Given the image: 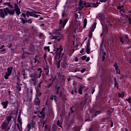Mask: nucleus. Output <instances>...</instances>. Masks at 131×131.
<instances>
[{
  "label": "nucleus",
  "mask_w": 131,
  "mask_h": 131,
  "mask_svg": "<svg viewBox=\"0 0 131 131\" xmlns=\"http://www.w3.org/2000/svg\"><path fill=\"white\" fill-rule=\"evenodd\" d=\"M86 59V55H84L83 56L81 57V60L82 61H85V60Z\"/></svg>",
  "instance_id": "45"
},
{
  "label": "nucleus",
  "mask_w": 131,
  "mask_h": 131,
  "mask_svg": "<svg viewBox=\"0 0 131 131\" xmlns=\"http://www.w3.org/2000/svg\"><path fill=\"white\" fill-rule=\"evenodd\" d=\"M29 122L27 127L25 128V131H30L31 126H33V119H29Z\"/></svg>",
  "instance_id": "5"
},
{
  "label": "nucleus",
  "mask_w": 131,
  "mask_h": 131,
  "mask_svg": "<svg viewBox=\"0 0 131 131\" xmlns=\"http://www.w3.org/2000/svg\"><path fill=\"white\" fill-rule=\"evenodd\" d=\"M21 22L23 24H25V23H27V20H26L23 18H21Z\"/></svg>",
  "instance_id": "48"
},
{
  "label": "nucleus",
  "mask_w": 131,
  "mask_h": 131,
  "mask_svg": "<svg viewBox=\"0 0 131 131\" xmlns=\"http://www.w3.org/2000/svg\"><path fill=\"white\" fill-rule=\"evenodd\" d=\"M87 24H88V19L86 18H85L83 21V28H85V27H86Z\"/></svg>",
  "instance_id": "23"
},
{
  "label": "nucleus",
  "mask_w": 131,
  "mask_h": 131,
  "mask_svg": "<svg viewBox=\"0 0 131 131\" xmlns=\"http://www.w3.org/2000/svg\"><path fill=\"white\" fill-rule=\"evenodd\" d=\"M68 20H69V19L68 18H66L63 21L62 19H60L59 25H60V26H61L62 28H64L66 24H67Z\"/></svg>",
  "instance_id": "8"
},
{
  "label": "nucleus",
  "mask_w": 131,
  "mask_h": 131,
  "mask_svg": "<svg viewBox=\"0 0 131 131\" xmlns=\"http://www.w3.org/2000/svg\"><path fill=\"white\" fill-rule=\"evenodd\" d=\"M5 48V45H2L0 46V54H5L7 50L6 49H3Z\"/></svg>",
  "instance_id": "13"
},
{
  "label": "nucleus",
  "mask_w": 131,
  "mask_h": 131,
  "mask_svg": "<svg viewBox=\"0 0 131 131\" xmlns=\"http://www.w3.org/2000/svg\"><path fill=\"white\" fill-rule=\"evenodd\" d=\"M52 83H49V85H48V89H50L51 86H52Z\"/></svg>",
  "instance_id": "57"
},
{
  "label": "nucleus",
  "mask_w": 131,
  "mask_h": 131,
  "mask_svg": "<svg viewBox=\"0 0 131 131\" xmlns=\"http://www.w3.org/2000/svg\"><path fill=\"white\" fill-rule=\"evenodd\" d=\"M17 127H18V130L19 131H22V129H23V128H22V124H21V125L19 124H19H17Z\"/></svg>",
  "instance_id": "38"
},
{
  "label": "nucleus",
  "mask_w": 131,
  "mask_h": 131,
  "mask_svg": "<svg viewBox=\"0 0 131 131\" xmlns=\"http://www.w3.org/2000/svg\"><path fill=\"white\" fill-rule=\"evenodd\" d=\"M124 8V5H121L120 4L117 7V10H121Z\"/></svg>",
  "instance_id": "26"
},
{
  "label": "nucleus",
  "mask_w": 131,
  "mask_h": 131,
  "mask_svg": "<svg viewBox=\"0 0 131 131\" xmlns=\"http://www.w3.org/2000/svg\"><path fill=\"white\" fill-rule=\"evenodd\" d=\"M89 38H92L93 37V32H89Z\"/></svg>",
  "instance_id": "40"
},
{
  "label": "nucleus",
  "mask_w": 131,
  "mask_h": 131,
  "mask_svg": "<svg viewBox=\"0 0 131 131\" xmlns=\"http://www.w3.org/2000/svg\"><path fill=\"white\" fill-rule=\"evenodd\" d=\"M114 82H115L114 86L115 88H117V90H120V89H119V84H118V83L117 82V80L116 79V77H115L114 78Z\"/></svg>",
  "instance_id": "16"
},
{
  "label": "nucleus",
  "mask_w": 131,
  "mask_h": 131,
  "mask_svg": "<svg viewBox=\"0 0 131 131\" xmlns=\"http://www.w3.org/2000/svg\"><path fill=\"white\" fill-rule=\"evenodd\" d=\"M28 13H27V17H29V16H31L32 17L33 16V12H29L27 11Z\"/></svg>",
  "instance_id": "33"
},
{
  "label": "nucleus",
  "mask_w": 131,
  "mask_h": 131,
  "mask_svg": "<svg viewBox=\"0 0 131 131\" xmlns=\"http://www.w3.org/2000/svg\"><path fill=\"white\" fill-rule=\"evenodd\" d=\"M86 47V54H91V49L90 48L91 47V39H88Z\"/></svg>",
  "instance_id": "9"
},
{
  "label": "nucleus",
  "mask_w": 131,
  "mask_h": 131,
  "mask_svg": "<svg viewBox=\"0 0 131 131\" xmlns=\"http://www.w3.org/2000/svg\"><path fill=\"white\" fill-rule=\"evenodd\" d=\"M62 99H63V100H64L65 101H66V100H67V98H66V95L63 96V97L62 96Z\"/></svg>",
  "instance_id": "55"
},
{
  "label": "nucleus",
  "mask_w": 131,
  "mask_h": 131,
  "mask_svg": "<svg viewBox=\"0 0 131 131\" xmlns=\"http://www.w3.org/2000/svg\"><path fill=\"white\" fill-rule=\"evenodd\" d=\"M126 18H128V20L129 22L130 25H131V15L128 16V15L126 16Z\"/></svg>",
  "instance_id": "42"
},
{
  "label": "nucleus",
  "mask_w": 131,
  "mask_h": 131,
  "mask_svg": "<svg viewBox=\"0 0 131 131\" xmlns=\"http://www.w3.org/2000/svg\"><path fill=\"white\" fill-rule=\"evenodd\" d=\"M130 100H131L130 97H129L128 99H126V101L127 102H128L129 104H130V103H131Z\"/></svg>",
  "instance_id": "50"
},
{
  "label": "nucleus",
  "mask_w": 131,
  "mask_h": 131,
  "mask_svg": "<svg viewBox=\"0 0 131 131\" xmlns=\"http://www.w3.org/2000/svg\"><path fill=\"white\" fill-rule=\"evenodd\" d=\"M84 51V49L82 48L80 51V54H82V53H83V52Z\"/></svg>",
  "instance_id": "56"
},
{
  "label": "nucleus",
  "mask_w": 131,
  "mask_h": 131,
  "mask_svg": "<svg viewBox=\"0 0 131 131\" xmlns=\"http://www.w3.org/2000/svg\"><path fill=\"white\" fill-rule=\"evenodd\" d=\"M35 89L36 90V98L34 100V104L36 105V106H39L40 105V100H39V97L41 96V92H40V90L39 88H37V86H35Z\"/></svg>",
  "instance_id": "3"
},
{
  "label": "nucleus",
  "mask_w": 131,
  "mask_h": 131,
  "mask_svg": "<svg viewBox=\"0 0 131 131\" xmlns=\"http://www.w3.org/2000/svg\"><path fill=\"white\" fill-rule=\"evenodd\" d=\"M17 121L18 123H19L20 125L22 124V119H21V117L20 116H18L17 117Z\"/></svg>",
  "instance_id": "25"
},
{
  "label": "nucleus",
  "mask_w": 131,
  "mask_h": 131,
  "mask_svg": "<svg viewBox=\"0 0 131 131\" xmlns=\"http://www.w3.org/2000/svg\"><path fill=\"white\" fill-rule=\"evenodd\" d=\"M79 70L78 69H76L75 70V72H79Z\"/></svg>",
  "instance_id": "64"
},
{
  "label": "nucleus",
  "mask_w": 131,
  "mask_h": 131,
  "mask_svg": "<svg viewBox=\"0 0 131 131\" xmlns=\"http://www.w3.org/2000/svg\"><path fill=\"white\" fill-rule=\"evenodd\" d=\"M56 95L59 94V91H60V86H55Z\"/></svg>",
  "instance_id": "24"
},
{
  "label": "nucleus",
  "mask_w": 131,
  "mask_h": 131,
  "mask_svg": "<svg viewBox=\"0 0 131 131\" xmlns=\"http://www.w3.org/2000/svg\"><path fill=\"white\" fill-rule=\"evenodd\" d=\"M125 37L126 39H127L128 40L127 43H128V42H129L130 41L129 38H128V34H125Z\"/></svg>",
  "instance_id": "41"
},
{
  "label": "nucleus",
  "mask_w": 131,
  "mask_h": 131,
  "mask_svg": "<svg viewBox=\"0 0 131 131\" xmlns=\"http://www.w3.org/2000/svg\"><path fill=\"white\" fill-rule=\"evenodd\" d=\"M4 6H8V7H9L11 9H13V6H12V5H11V3L10 2H6L4 3Z\"/></svg>",
  "instance_id": "21"
},
{
  "label": "nucleus",
  "mask_w": 131,
  "mask_h": 131,
  "mask_svg": "<svg viewBox=\"0 0 131 131\" xmlns=\"http://www.w3.org/2000/svg\"><path fill=\"white\" fill-rule=\"evenodd\" d=\"M43 36H45V35H43V33H39V37H40L41 38V37H43Z\"/></svg>",
  "instance_id": "46"
},
{
  "label": "nucleus",
  "mask_w": 131,
  "mask_h": 131,
  "mask_svg": "<svg viewBox=\"0 0 131 131\" xmlns=\"http://www.w3.org/2000/svg\"><path fill=\"white\" fill-rule=\"evenodd\" d=\"M43 49L45 51H48V52H50V46H47V47H44Z\"/></svg>",
  "instance_id": "36"
},
{
  "label": "nucleus",
  "mask_w": 131,
  "mask_h": 131,
  "mask_svg": "<svg viewBox=\"0 0 131 131\" xmlns=\"http://www.w3.org/2000/svg\"><path fill=\"white\" fill-rule=\"evenodd\" d=\"M85 121L90 122V121H92V120L90 118H88L85 120Z\"/></svg>",
  "instance_id": "61"
},
{
  "label": "nucleus",
  "mask_w": 131,
  "mask_h": 131,
  "mask_svg": "<svg viewBox=\"0 0 131 131\" xmlns=\"http://www.w3.org/2000/svg\"><path fill=\"white\" fill-rule=\"evenodd\" d=\"M12 69L13 67L8 68L7 69V72L6 73L5 75L4 76L5 79H8V78H9V76H10L12 73Z\"/></svg>",
  "instance_id": "7"
},
{
  "label": "nucleus",
  "mask_w": 131,
  "mask_h": 131,
  "mask_svg": "<svg viewBox=\"0 0 131 131\" xmlns=\"http://www.w3.org/2000/svg\"><path fill=\"white\" fill-rule=\"evenodd\" d=\"M7 127H8V124L5 122H4L1 125V128L2 129H5V128H7Z\"/></svg>",
  "instance_id": "19"
},
{
  "label": "nucleus",
  "mask_w": 131,
  "mask_h": 131,
  "mask_svg": "<svg viewBox=\"0 0 131 131\" xmlns=\"http://www.w3.org/2000/svg\"><path fill=\"white\" fill-rule=\"evenodd\" d=\"M113 111H114V108L111 107L108 111L106 112L107 115H111L112 113H113Z\"/></svg>",
  "instance_id": "20"
},
{
  "label": "nucleus",
  "mask_w": 131,
  "mask_h": 131,
  "mask_svg": "<svg viewBox=\"0 0 131 131\" xmlns=\"http://www.w3.org/2000/svg\"><path fill=\"white\" fill-rule=\"evenodd\" d=\"M38 71H39V73L37 72ZM37 72L33 74V83L34 85H35V86H36L37 89H40L41 88V84L42 83V81L40 82V83L38 85H36V82L37 81L36 79H37V78H40L41 76V73H42L41 68H39L37 69Z\"/></svg>",
  "instance_id": "2"
},
{
  "label": "nucleus",
  "mask_w": 131,
  "mask_h": 131,
  "mask_svg": "<svg viewBox=\"0 0 131 131\" xmlns=\"http://www.w3.org/2000/svg\"><path fill=\"white\" fill-rule=\"evenodd\" d=\"M65 17V12H62V18H64Z\"/></svg>",
  "instance_id": "58"
},
{
  "label": "nucleus",
  "mask_w": 131,
  "mask_h": 131,
  "mask_svg": "<svg viewBox=\"0 0 131 131\" xmlns=\"http://www.w3.org/2000/svg\"><path fill=\"white\" fill-rule=\"evenodd\" d=\"M113 66L116 70V74H120V70L119 69L118 63L117 62H115V63L113 64Z\"/></svg>",
  "instance_id": "10"
},
{
  "label": "nucleus",
  "mask_w": 131,
  "mask_h": 131,
  "mask_svg": "<svg viewBox=\"0 0 131 131\" xmlns=\"http://www.w3.org/2000/svg\"><path fill=\"white\" fill-rule=\"evenodd\" d=\"M27 54L28 55L29 54V53L26 52V53H24V54H23L21 56V59H24L25 58V55H27Z\"/></svg>",
  "instance_id": "34"
},
{
  "label": "nucleus",
  "mask_w": 131,
  "mask_h": 131,
  "mask_svg": "<svg viewBox=\"0 0 131 131\" xmlns=\"http://www.w3.org/2000/svg\"><path fill=\"white\" fill-rule=\"evenodd\" d=\"M119 38L120 39V42H121L122 45H123V43H124V40H123V37L119 36Z\"/></svg>",
  "instance_id": "29"
},
{
  "label": "nucleus",
  "mask_w": 131,
  "mask_h": 131,
  "mask_svg": "<svg viewBox=\"0 0 131 131\" xmlns=\"http://www.w3.org/2000/svg\"><path fill=\"white\" fill-rule=\"evenodd\" d=\"M45 129H47H47H49V127H48V125H45Z\"/></svg>",
  "instance_id": "63"
},
{
  "label": "nucleus",
  "mask_w": 131,
  "mask_h": 131,
  "mask_svg": "<svg viewBox=\"0 0 131 131\" xmlns=\"http://www.w3.org/2000/svg\"><path fill=\"white\" fill-rule=\"evenodd\" d=\"M27 14H28L27 11H26V12H25L24 13H23L21 15H22L23 17H24V18H25L26 17V16H27Z\"/></svg>",
  "instance_id": "44"
},
{
  "label": "nucleus",
  "mask_w": 131,
  "mask_h": 131,
  "mask_svg": "<svg viewBox=\"0 0 131 131\" xmlns=\"http://www.w3.org/2000/svg\"><path fill=\"white\" fill-rule=\"evenodd\" d=\"M4 109H7L8 107V104H9V101L8 100H5L1 103Z\"/></svg>",
  "instance_id": "12"
},
{
  "label": "nucleus",
  "mask_w": 131,
  "mask_h": 131,
  "mask_svg": "<svg viewBox=\"0 0 131 131\" xmlns=\"http://www.w3.org/2000/svg\"><path fill=\"white\" fill-rule=\"evenodd\" d=\"M97 26V22H94L92 26L90 27V32H94L95 31V29H96V27Z\"/></svg>",
  "instance_id": "11"
},
{
  "label": "nucleus",
  "mask_w": 131,
  "mask_h": 131,
  "mask_svg": "<svg viewBox=\"0 0 131 131\" xmlns=\"http://www.w3.org/2000/svg\"><path fill=\"white\" fill-rule=\"evenodd\" d=\"M62 38H63V36L62 35H61L60 36H56V39L58 40V41H60Z\"/></svg>",
  "instance_id": "31"
},
{
  "label": "nucleus",
  "mask_w": 131,
  "mask_h": 131,
  "mask_svg": "<svg viewBox=\"0 0 131 131\" xmlns=\"http://www.w3.org/2000/svg\"><path fill=\"white\" fill-rule=\"evenodd\" d=\"M38 57V56H37V55L35 56V57L34 58V63H36V62H38V63H40V61L39 60H37Z\"/></svg>",
  "instance_id": "30"
},
{
  "label": "nucleus",
  "mask_w": 131,
  "mask_h": 131,
  "mask_svg": "<svg viewBox=\"0 0 131 131\" xmlns=\"http://www.w3.org/2000/svg\"><path fill=\"white\" fill-rule=\"evenodd\" d=\"M54 98H55V95H52L51 97H50V100L53 101V100H54Z\"/></svg>",
  "instance_id": "53"
},
{
  "label": "nucleus",
  "mask_w": 131,
  "mask_h": 131,
  "mask_svg": "<svg viewBox=\"0 0 131 131\" xmlns=\"http://www.w3.org/2000/svg\"><path fill=\"white\" fill-rule=\"evenodd\" d=\"M90 57H88L86 58V62H89V61H90Z\"/></svg>",
  "instance_id": "60"
},
{
  "label": "nucleus",
  "mask_w": 131,
  "mask_h": 131,
  "mask_svg": "<svg viewBox=\"0 0 131 131\" xmlns=\"http://www.w3.org/2000/svg\"><path fill=\"white\" fill-rule=\"evenodd\" d=\"M40 114L41 116H39V117L42 118V119H45L46 118V114H45V112L41 111L40 112Z\"/></svg>",
  "instance_id": "18"
},
{
  "label": "nucleus",
  "mask_w": 131,
  "mask_h": 131,
  "mask_svg": "<svg viewBox=\"0 0 131 131\" xmlns=\"http://www.w3.org/2000/svg\"><path fill=\"white\" fill-rule=\"evenodd\" d=\"M99 114H101V111H96L95 113L94 114V117H96L97 115H99Z\"/></svg>",
  "instance_id": "37"
},
{
  "label": "nucleus",
  "mask_w": 131,
  "mask_h": 131,
  "mask_svg": "<svg viewBox=\"0 0 131 131\" xmlns=\"http://www.w3.org/2000/svg\"><path fill=\"white\" fill-rule=\"evenodd\" d=\"M79 6H82V5H83V2H82V0H80L79 3Z\"/></svg>",
  "instance_id": "54"
},
{
  "label": "nucleus",
  "mask_w": 131,
  "mask_h": 131,
  "mask_svg": "<svg viewBox=\"0 0 131 131\" xmlns=\"http://www.w3.org/2000/svg\"><path fill=\"white\" fill-rule=\"evenodd\" d=\"M6 119L7 120L8 123H9L10 121L12 120V117L11 116H8L6 118Z\"/></svg>",
  "instance_id": "35"
},
{
  "label": "nucleus",
  "mask_w": 131,
  "mask_h": 131,
  "mask_svg": "<svg viewBox=\"0 0 131 131\" xmlns=\"http://www.w3.org/2000/svg\"><path fill=\"white\" fill-rule=\"evenodd\" d=\"M89 131H99V130H98L97 129L93 130V128H90L89 129Z\"/></svg>",
  "instance_id": "52"
},
{
  "label": "nucleus",
  "mask_w": 131,
  "mask_h": 131,
  "mask_svg": "<svg viewBox=\"0 0 131 131\" xmlns=\"http://www.w3.org/2000/svg\"><path fill=\"white\" fill-rule=\"evenodd\" d=\"M72 108H73V106H72V107H71V108H70V111H71V114H73V113H74V110H73V109H72Z\"/></svg>",
  "instance_id": "49"
},
{
  "label": "nucleus",
  "mask_w": 131,
  "mask_h": 131,
  "mask_svg": "<svg viewBox=\"0 0 131 131\" xmlns=\"http://www.w3.org/2000/svg\"><path fill=\"white\" fill-rule=\"evenodd\" d=\"M67 65H68V63H67V60H63V62H61L62 68H66V67H67Z\"/></svg>",
  "instance_id": "15"
},
{
  "label": "nucleus",
  "mask_w": 131,
  "mask_h": 131,
  "mask_svg": "<svg viewBox=\"0 0 131 131\" xmlns=\"http://www.w3.org/2000/svg\"><path fill=\"white\" fill-rule=\"evenodd\" d=\"M28 23H29L30 24H31L32 23V20L31 19H29L28 20Z\"/></svg>",
  "instance_id": "59"
},
{
  "label": "nucleus",
  "mask_w": 131,
  "mask_h": 131,
  "mask_svg": "<svg viewBox=\"0 0 131 131\" xmlns=\"http://www.w3.org/2000/svg\"><path fill=\"white\" fill-rule=\"evenodd\" d=\"M49 68L46 67L44 68L43 70L45 71L46 75H49V73L50 72Z\"/></svg>",
  "instance_id": "22"
},
{
  "label": "nucleus",
  "mask_w": 131,
  "mask_h": 131,
  "mask_svg": "<svg viewBox=\"0 0 131 131\" xmlns=\"http://www.w3.org/2000/svg\"><path fill=\"white\" fill-rule=\"evenodd\" d=\"M124 92H122L121 93H118L119 98H123L124 97Z\"/></svg>",
  "instance_id": "28"
},
{
  "label": "nucleus",
  "mask_w": 131,
  "mask_h": 131,
  "mask_svg": "<svg viewBox=\"0 0 131 131\" xmlns=\"http://www.w3.org/2000/svg\"><path fill=\"white\" fill-rule=\"evenodd\" d=\"M84 86L80 85L78 90V93L80 95H82V90H83Z\"/></svg>",
  "instance_id": "17"
},
{
  "label": "nucleus",
  "mask_w": 131,
  "mask_h": 131,
  "mask_svg": "<svg viewBox=\"0 0 131 131\" xmlns=\"http://www.w3.org/2000/svg\"><path fill=\"white\" fill-rule=\"evenodd\" d=\"M103 32L104 33H108V27L106 26L102 29Z\"/></svg>",
  "instance_id": "27"
},
{
  "label": "nucleus",
  "mask_w": 131,
  "mask_h": 131,
  "mask_svg": "<svg viewBox=\"0 0 131 131\" xmlns=\"http://www.w3.org/2000/svg\"><path fill=\"white\" fill-rule=\"evenodd\" d=\"M33 17L34 18H38V17H40V15L36 14H41L39 12H36L35 10H33Z\"/></svg>",
  "instance_id": "14"
},
{
  "label": "nucleus",
  "mask_w": 131,
  "mask_h": 131,
  "mask_svg": "<svg viewBox=\"0 0 131 131\" xmlns=\"http://www.w3.org/2000/svg\"><path fill=\"white\" fill-rule=\"evenodd\" d=\"M61 64V59H59L57 63V67L58 69H60V65Z\"/></svg>",
  "instance_id": "32"
},
{
  "label": "nucleus",
  "mask_w": 131,
  "mask_h": 131,
  "mask_svg": "<svg viewBox=\"0 0 131 131\" xmlns=\"http://www.w3.org/2000/svg\"><path fill=\"white\" fill-rule=\"evenodd\" d=\"M62 52H63V48L62 46H60L59 48L56 49V53L54 56V60L56 61L57 59L59 60L62 55Z\"/></svg>",
  "instance_id": "4"
},
{
  "label": "nucleus",
  "mask_w": 131,
  "mask_h": 131,
  "mask_svg": "<svg viewBox=\"0 0 131 131\" xmlns=\"http://www.w3.org/2000/svg\"><path fill=\"white\" fill-rule=\"evenodd\" d=\"M15 11L18 15L21 14L20 8L18 7V5L16 4H15L14 10H10L9 8H5L4 10L0 9V18L4 19L5 16H8V14L13 15L15 14Z\"/></svg>",
  "instance_id": "1"
},
{
  "label": "nucleus",
  "mask_w": 131,
  "mask_h": 131,
  "mask_svg": "<svg viewBox=\"0 0 131 131\" xmlns=\"http://www.w3.org/2000/svg\"><path fill=\"white\" fill-rule=\"evenodd\" d=\"M60 60H65L68 61L69 59V57L68 56V52L64 50V53L61 54V56H60Z\"/></svg>",
  "instance_id": "6"
},
{
  "label": "nucleus",
  "mask_w": 131,
  "mask_h": 131,
  "mask_svg": "<svg viewBox=\"0 0 131 131\" xmlns=\"http://www.w3.org/2000/svg\"><path fill=\"white\" fill-rule=\"evenodd\" d=\"M85 71H86V69H83L81 70V73H84V72H85Z\"/></svg>",
  "instance_id": "51"
},
{
  "label": "nucleus",
  "mask_w": 131,
  "mask_h": 131,
  "mask_svg": "<svg viewBox=\"0 0 131 131\" xmlns=\"http://www.w3.org/2000/svg\"><path fill=\"white\" fill-rule=\"evenodd\" d=\"M54 101L56 103L58 102V97H57V95H55L54 96Z\"/></svg>",
  "instance_id": "47"
},
{
  "label": "nucleus",
  "mask_w": 131,
  "mask_h": 131,
  "mask_svg": "<svg viewBox=\"0 0 131 131\" xmlns=\"http://www.w3.org/2000/svg\"><path fill=\"white\" fill-rule=\"evenodd\" d=\"M93 8H97V7H98L99 6V3H98V2L96 3H93Z\"/></svg>",
  "instance_id": "39"
},
{
  "label": "nucleus",
  "mask_w": 131,
  "mask_h": 131,
  "mask_svg": "<svg viewBox=\"0 0 131 131\" xmlns=\"http://www.w3.org/2000/svg\"><path fill=\"white\" fill-rule=\"evenodd\" d=\"M57 124L58 126H59V127L62 128V125L61 124H62V123H60V120H58L57 121Z\"/></svg>",
  "instance_id": "43"
},
{
  "label": "nucleus",
  "mask_w": 131,
  "mask_h": 131,
  "mask_svg": "<svg viewBox=\"0 0 131 131\" xmlns=\"http://www.w3.org/2000/svg\"><path fill=\"white\" fill-rule=\"evenodd\" d=\"M75 62H78V58L75 57Z\"/></svg>",
  "instance_id": "62"
}]
</instances>
